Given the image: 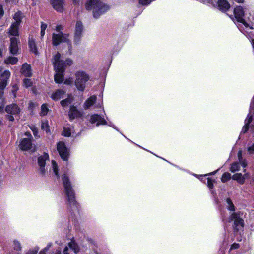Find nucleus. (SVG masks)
Returning <instances> with one entry per match:
<instances>
[{
  "instance_id": "obj_1",
  "label": "nucleus",
  "mask_w": 254,
  "mask_h": 254,
  "mask_svg": "<svg viewBox=\"0 0 254 254\" xmlns=\"http://www.w3.org/2000/svg\"><path fill=\"white\" fill-rule=\"evenodd\" d=\"M61 55L57 53L52 59V62L55 70L54 79L56 83H60L64 80V72L68 66L73 64V61L70 59H66L65 61L61 60Z\"/></svg>"
},
{
  "instance_id": "obj_2",
  "label": "nucleus",
  "mask_w": 254,
  "mask_h": 254,
  "mask_svg": "<svg viewBox=\"0 0 254 254\" xmlns=\"http://www.w3.org/2000/svg\"><path fill=\"white\" fill-rule=\"evenodd\" d=\"M85 7L88 10H93V16L96 18L110 9L109 6L102 2L101 0H88Z\"/></svg>"
},
{
  "instance_id": "obj_3",
  "label": "nucleus",
  "mask_w": 254,
  "mask_h": 254,
  "mask_svg": "<svg viewBox=\"0 0 254 254\" xmlns=\"http://www.w3.org/2000/svg\"><path fill=\"white\" fill-rule=\"evenodd\" d=\"M74 76V85L76 89L79 91H84L90 80L89 74L84 70H78L75 72Z\"/></svg>"
},
{
  "instance_id": "obj_4",
  "label": "nucleus",
  "mask_w": 254,
  "mask_h": 254,
  "mask_svg": "<svg viewBox=\"0 0 254 254\" xmlns=\"http://www.w3.org/2000/svg\"><path fill=\"white\" fill-rule=\"evenodd\" d=\"M62 181L69 204L71 206H76V202L75 199L74 192L71 187L68 176L66 174H64L62 177Z\"/></svg>"
},
{
  "instance_id": "obj_5",
  "label": "nucleus",
  "mask_w": 254,
  "mask_h": 254,
  "mask_svg": "<svg viewBox=\"0 0 254 254\" xmlns=\"http://www.w3.org/2000/svg\"><path fill=\"white\" fill-rule=\"evenodd\" d=\"M234 221L233 228L235 232H238L243 229L244 223V220L240 217L238 213L233 212L229 217V222Z\"/></svg>"
},
{
  "instance_id": "obj_6",
  "label": "nucleus",
  "mask_w": 254,
  "mask_h": 254,
  "mask_svg": "<svg viewBox=\"0 0 254 254\" xmlns=\"http://www.w3.org/2000/svg\"><path fill=\"white\" fill-rule=\"evenodd\" d=\"M68 37V35L64 34L61 32L58 34L53 33L52 36L53 45L54 46H57L61 42H65L67 43L69 49L70 50L71 45Z\"/></svg>"
},
{
  "instance_id": "obj_7",
  "label": "nucleus",
  "mask_w": 254,
  "mask_h": 254,
  "mask_svg": "<svg viewBox=\"0 0 254 254\" xmlns=\"http://www.w3.org/2000/svg\"><path fill=\"white\" fill-rule=\"evenodd\" d=\"M234 14L237 21L242 23L247 29H253L252 26L249 25L243 19L244 16V8L241 6H237L234 9Z\"/></svg>"
},
{
  "instance_id": "obj_8",
  "label": "nucleus",
  "mask_w": 254,
  "mask_h": 254,
  "mask_svg": "<svg viewBox=\"0 0 254 254\" xmlns=\"http://www.w3.org/2000/svg\"><path fill=\"white\" fill-rule=\"evenodd\" d=\"M57 150L63 160L66 161L69 155L68 149L66 147L65 144L63 142H59L57 144Z\"/></svg>"
},
{
  "instance_id": "obj_9",
  "label": "nucleus",
  "mask_w": 254,
  "mask_h": 254,
  "mask_svg": "<svg viewBox=\"0 0 254 254\" xmlns=\"http://www.w3.org/2000/svg\"><path fill=\"white\" fill-rule=\"evenodd\" d=\"M83 32V26L81 22L78 21L76 22L75 28L74 42L76 44H78L81 39Z\"/></svg>"
},
{
  "instance_id": "obj_10",
  "label": "nucleus",
  "mask_w": 254,
  "mask_h": 254,
  "mask_svg": "<svg viewBox=\"0 0 254 254\" xmlns=\"http://www.w3.org/2000/svg\"><path fill=\"white\" fill-rule=\"evenodd\" d=\"M49 158V155L47 153H44L43 155L40 156L38 159V163L39 167L38 173L41 175H44L46 172L47 169L45 168V162Z\"/></svg>"
},
{
  "instance_id": "obj_11",
  "label": "nucleus",
  "mask_w": 254,
  "mask_h": 254,
  "mask_svg": "<svg viewBox=\"0 0 254 254\" xmlns=\"http://www.w3.org/2000/svg\"><path fill=\"white\" fill-rule=\"evenodd\" d=\"M20 148L23 150H35V146L32 144L31 139L29 138H23L22 139L19 145Z\"/></svg>"
},
{
  "instance_id": "obj_12",
  "label": "nucleus",
  "mask_w": 254,
  "mask_h": 254,
  "mask_svg": "<svg viewBox=\"0 0 254 254\" xmlns=\"http://www.w3.org/2000/svg\"><path fill=\"white\" fill-rule=\"evenodd\" d=\"M19 40L17 37H11L10 39V52L13 55H16L18 52V43Z\"/></svg>"
},
{
  "instance_id": "obj_13",
  "label": "nucleus",
  "mask_w": 254,
  "mask_h": 254,
  "mask_svg": "<svg viewBox=\"0 0 254 254\" xmlns=\"http://www.w3.org/2000/svg\"><path fill=\"white\" fill-rule=\"evenodd\" d=\"M11 73L8 70H4L0 76V88L4 89L7 84Z\"/></svg>"
},
{
  "instance_id": "obj_14",
  "label": "nucleus",
  "mask_w": 254,
  "mask_h": 254,
  "mask_svg": "<svg viewBox=\"0 0 254 254\" xmlns=\"http://www.w3.org/2000/svg\"><path fill=\"white\" fill-rule=\"evenodd\" d=\"M254 112V109L253 108H252L251 106L249 113L248 114L247 117L245 120V125L243 127L241 133H245L248 130L249 124L252 121V117Z\"/></svg>"
},
{
  "instance_id": "obj_15",
  "label": "nucleus",
  "mask_w": 254,
  "mask_h": 254,
  "mask_svg": "<svg viewBox=\"0 0 254 254\" xmlns=\"http://www.w3.org/2000/svg\"><path fill=\"white\" fill-rule=\"evenodd\" d=\"M89 121L91 124L96 123V125L97 126L100 125L107 124V122L104 119V118L97 114H94L91 115Z\"/></svg>"
},
{
  "instance_id": "obj_16",
  "label": "nucleus",
  "mask_w": 254,
  "mask_h": 254,
  "mask_svg": "<svg viewBox=\"0 0 254 254\" xmlns=\"http://www.w3.org/2000/svg\"><path fill=\"white\" fill-rule=\"evenodd\" d=\"M64 3V0H52L51 1L53 8L59 12L63 11Z\"/></svg>"
},
{
  "instance_id": "obj_17",
  "label": "nucleus",
  "mask_w": 254,
  "mask_h": 254,
  "mask_svg": "<svg viewBox=\"0 0 254 254\" xmlns=\"http://www.w3.org/2000/svg\"><path fill=\"white\" fill-rule=\"evenodd\" d=\"M217 5L219 9L223 12L227 11L231 7L230 3L226 0H218Z\"/></svg>"
},
{
  "instance_id": "obj_18",
  "label": "nucleus",
  "mask_w": 254,
  "mask_h": 254,
  "mask_svg": "<svg viewBox=\"0 0 254 254\" xmlns=\"http://www.w3.org/2000/svg\"><path fill=\"white\" fill-rule=\"evenodd\" d=\"M68 115L70 119L72 120L75 118L81 117L82 113L79 111L76 107L72 106L70 107Z\"/></svg>"
},
{
  "instance_id": "obj_19",
  "label": "nucleus",
  "mask_w": 254,
  "mask_h": 254,
  "mask_svg": "<svg viewBox=\"0 0 254 254\" xmlns=\"http://www.w3.org/2000/svg\"><path fill=\"white\" fill-rule=\"evenodd\" d=\"M6 112L9 114L16 115L20 113V110L17 105L12 104L6 106Z\"/></svg>"
},
{
  "instance_id": "obj_20",
  "label": "nucleus",
  "mask_w": 254,
  "mask_h": 254,
  "mask_svg": "<svg viewBox=\"0 0 254 254\" xmlns=\"http://www.w3.org/2000/svg\"><path fill=\"white\" fill-rule=\"evenodd\" d=\"M21 73L26 77H31L32 72L30 65L27 63H24L22 66Z\"/></svg>"
},
{
  "instance_id": "obj_21",
  "label": "nucleus",
  "mask_w": 254,
  "mask_h": 254,
  "mask_svg": "<svg viewBox=\"0 0 254 254\" xmlns=\"http://www.w3.org/2000/svg\"><path fill=\"white\" fill-rule=\"evenodd\" d=\"M97 97L95 95H92L88 98L84 102L83 107L87 110L93 105L96 101Z\"/></svg>"
},
{
  "instance_id": "obj_22",
  "label": "nucleus",
  "mask_w": 254,
  "mask_h": 254,
  "mask_svg": "<svg viewBox=\"0 0 254 254\" xmlns=\"http://www.w3.org/2000/svg\"><path fill=\"white\" fill-rule=\"evenodd\" d=\"M19 26L15 24H12L8 30L9 35L18 37L19 36Z\"/></svg>"
},
{
  "instance_id": "obj_23",
  "label": "nucleus",
  "mask_w": 254,
  "mask_h": 254,
  "mask_svg": "<svg viewBox=\"0 0 254 254\" xmlns=\"http://www.w3.org/2000/svg\"><path fill=\"white\" fill-rule=\"evenodd\" d=\"M65 96V92L62 90H57L51 95L53 100H58Z\"/></svg>"
},
{
  "instance_id": "obj_24",
  "label": "nucleus",
  "mask_w": 254,
  "mask_h": 254,
  "mask_svg": "<svg viewBox=\"0 0 254 254\" xmlns=\"http://www.w3.org/2000/svg\"><path fill=\"white\" fill-rule=\"evenodd\" d=\"M28 44L30 50L35 55L38 54L35 41L33 38H30L28 40Z\"/></svg>"
},
{
  "instance_id": "obj_25",
  "label": "nucleus",
  "mask_w": 254,
  "mask_h": 254,
  "mask_svg": "<svg viewBox=\"0 0 254 254\" xmlns=\"http://www.w3.org/2000/svg\"><path fill=\"white\" fill-rule=\"evenodd\" d=\"M23 18V15L20 11L16 12L13 17L14 22L12 24H15L16 25L19 26Z\"/></svg>"
},
{
  "instance_id": "obj_26",
  "label": "nucleus",
  "mask_w": 254,
  "mask_h": 254,
  "mask_svg": "<svg viewBox=\"0 0 254 254\" xmlns=\"http://www.w3.org/2000/svg\"><path fill=\"white\" fill-rule=\"evenodd\" d=\"M232 179L237 181L239 184H243L245 181V177L241 173H235L232 176Z\"/></svg>"
},
{
  "instance_id": "obj_27",
  "label": "nucleus",
  "mask_w": 254,
  "mask_h": 254,
  "mask_svg": "<svg viewBox=\"0 0 254 254\" xmlns=\"http://www.w3.org/2000/svg\"><path fill=\"white\" fill-rule=\"evenodd\" d=\"M18 60L17 58L9 56L4 60V63L7 64H15Z\"/></svg>"
},
{
  "instance_id": "obj_28",
  "label": "nucleus",
  "mask_w": 254,
  "mask_h": 254,
  "mask_svg": "<svg viewBox=\"0 0 254 254\" xmlns=\"http://www.w3.org/2000/svg\"><path fill=\"white\" fill-rule=\"evenodd\" d=\"M73 101L72 96L70 95L68 96V97L64 100H63L61 101V104L63 107H67Z\"/></svg>"
},
{
  "instance_id": "obj_29",
  "label": "nucleus",
  "mask_w": 254,
  "mask_h": 254,
  "mask_svg": "<svg viewBox=\"0 0 254 254\" xmlns=\"http://www.w3.org/2000/svg\"><path fill=\"white\" fill-rule=\"evenodd\" d=\"M238 158L240 163L241 164L243 168H245L247 165V161L245 159H243L242 157V151L240 150L238 152Z\"/></svg>"
},
{
  "instance_id": "obj_30",
  "label": "nucleus",
  "mask_w": 254,
  "mask_h": 254,
  "mask_svg": "<svg viewBox=\"0 0 254 254\" xmlns=\"http://www.w3.org/2000/svg\"><path fill=\"white\" fill-rule=\"evenodd\" d=\"M68 246L71 249H72L75 253L77 254L79 251V248L78 245L74 241H71L68 243Z\"/></svg>"
},
{
  "instance_id": "obj_31",
  "label": "nucleus",
  "mask_w": 254,
  "mask_h": 254,
  "mask_svg": "<svg viewBox=\"0 0 254 254\" xmlns=\"http://www.w3.org/2000/svg\"><path fill=\"white\" fill-rule=\"evenodd\" d=\"M49 111L48 105L46 104H43L41 106V110L39 114L41 116H44L47 114Z\"/></svg>"
},
{
  "instance_id": "obj_32",
  "label": "nucleus",
  "mask_w": 254,
  "mask_h": 254,
  "mask_svg": "<svg viewBox=\"0 0 254 254\" xmlns=\"http://www.w3.org/2000/svg\"><path fill=\"white\" fill-rule=\"evenodd\" d=\"M226 207L227 209L231 211H235V206L232 202L230 198H227L226 200Z\"/></svg>"
},
{
  "instance_id": "obj_33",
  "label": "nucleus",
  "mask_w": 254,
  "mask_h": 254,
  "mask_svg": "<svg viewBox=\"0 0 254 254\" xmlns=\"http://www.w3.org/2000/svg\"><path fill=\"white\" fill-rule=\"evenodd\" d=\"M41 129L46 132L48 133L50 131L48 122L47 120H45L42 121L41 122Z\"/></svg>"
},
{
  "instance_id": "obj_34",
  "label": "nucleus",
  "mask_w": 254,
  "mask_h": 254,
  "mask_svg": "<svg viewBox=\"0 0 254 254\" xmlns=\"http://www.w3.org/2000/svg\"><path fill=\"white\" fill-rule=\"evenodd\" d=\"M52 169L55 176L57 177V178H59V175L58 174V166L55 161L54 160L52 161Z\"/></svg>"
},
{
  "instance_id": "obj_35",
  "label": "nucleus",
  "mask_w": 254,
  "mask_h": 254,
  "mask_svg": "<svg viewBox=\"0 0 254 254\" xmlns=\"http://www.w3.org/2000/svg\"><path fill=\"white\" fill-rule=\"evenodd\" d=\"M231 174L228 172H225L223 174L221 177V181L223 183L229 181L231 178Z\"/></svg>"
},
{
  "instance_id": "obj_36",
  "label": "nucleus",
  "mask_w": 254,
  "mask_h": 254,
  "mask_svg": "<svg viewBox=\"0 0 254 254\" xmlns=\"http://www.w3.org/2000/svg\"><path fill=\"white\" fill-rule=\"evenodd\" d=\"M240 170V165L238 162H234L231 165L230 171L232 172H235Z\"/></svg>"
},
{
  "instance_id": "obj_37",
  "label": "nucleus",
  "mask_w": 254,
  "mask_h": 254,
  "mask_svg": "<svg viewBox=\"0 0 254 254\" xmlns=\"http://www.w3.org/2000/svg\"><path fill=\"white\" fill-rule=\"evenodd\" d=\"M47 27V25L44 23L43 22H41V32L40 35L41 37H43L45 33V30Z\"/></svg>"
},
{
  "instance_id": "obj_38",
  "label": "nucleus",
  "mask_w": 254,
  "mask_h": 254,
  "mask_svg": "<svg viewBox=\"0 0 254 254\" xmlns=\"http://www.w3.org/2000/svg\"><path fill=\"white\" fill-rule=\"evenodd\" d=\"M13 243H14V250H15L17 251H20L21 250V245H20L19 242L15 240L13 241Z\"/></svg>"
},
{
  "instance_id": "obj_39",
  "label": "nucleus",
  "mask_w": 254,
  "mask_h": 254,
  "mask_svg": "<svg viewBox=\"0 0 254 254\" xmlns=\"http://www.w3.org/2000/svg\"><path fill=\"white\" fill-rule=\"evenodd\" d=\"M52 245V244L51 243H49L45 248H44L39 252V254H46V252L51 247Z\"/></svg>"
},
{
  "instance_id": "obj_40",
  "label": "nucleus",
  "mask_w": 254,
  "mask_h": 254,
  "mask_svg": "<svg viewBox=\"0 0 254 254\" xmlns=\"http://www.w3.org/2000/svg\"><path fill=\"white\" fill-rule=\"evenodd\" d=\"M23 86L28 88L32 86V82L30 79H24L23 80Z\"/></svg>"
},
{
  "instance_id": "obj_41",
  "label": "nucleus",
  "mask_w": 254,
  "mask_h": 254,
  "mask_svg": "<svg viewBox=\"0 0 254 254\" xmlns=\"http://www.w3.org/2000/svg\"><path fill=\"white\" fill-rule=\"evenodd\" d=\"M71 134V130L69 128H64L63 135L65 137H69Z\"/></svg>"
},
{
  "instance_id": "obj_42",
  "label": "nucleus",
  "mask_w": 254,
  "mask_h": 254,
  "mask_svg": "<svg viewBox=\"0 0 254 254\" xmlns=\"http://www.w3.org/2000/svg\"><path fill=\"white\" fill-rule=\"evenodd\" d=\"M18 87L17 85H14L12 86V89H11V93H12L14 98H15L16 96V92L18 90Z\"/></svg>"
},
{
  "instance_id": "obj_43",
  "label": "nucleus",
  "mask_w": 254,
  "mask_h": 254,
  "mask_svg": "<svg viewBox=\"0 0 254 254\" xmlns=\"http://www.w3.org/2000/svg\"><path fill=\"white\" fill-rule=\"evenodd\" d=\"M73 82V79L71 77L66 78L64 82V83L66 85H70Z\"/></svg>"
},
{
  "instance_id": "obj_44",
  "label": "nucleus",
  "mask_w": 254,
  "mask_h": 254,
  "mask_svg": "<svg viewBox=\"0 0 254 254\" xmlns=\"http://www.w3.org/2000/svg\"><path fill=\"white\" fill-rule=\"evenodd\" d=\"M39 248L38 247L35 248L34 249L30 250L26 254H37Z\"/></svg>"
},
{
  "instance_id": "obj_45",
  "label": "nucleus",
  "mask_w": 254,
  "mask_h": 254,
  "mask_svg": "<svg viewBox=\"0 0 254 254\" xmlns=\"http://www.w3.org/2000/svg\"><path fill=\"white\" fill-rule=\"evenodd\" d=\"M214 181V180H212L209 178H208L207 186L209 188L211 189L213 188Z\"/></svg>"
},
{
  "instance_id": "obj_46",
  "label": "nucleus",
  "mask_w": 254,
  "mask_h": 254,
  "mask_svg": "<svg viewBox=\"0 0 254 254\" xmlns=\"http://www.w3.org/2000/svg\"><path fill=\"white\" fill-rule=\"evenodd\" d=\"M31 129L33 131V135L35 136H37L38 135V130L35 126H32L30 127Z\"/></svg>"
},
{
  "instance_id": "obj_47",
  "label": "nucleus",
  "mask_w": 254,
  "mask_h": 254,
  "mask_svg": "<svg viewBox=\"0 0 254 254\" xmlns=\"http://www.w3.org/2000/svg\"><path fill=\"white\" fill-rule=\"evenodd\" d=\"M239 247H240V245L239 244L234 243L231 245L230 251L233 250V249H238Z\"/></svg>"
},
{
  "instance_id": "obj_48",
  "label": "nucleus",
  "mask_w": 254,
  "mask_h": 254,
  "mask_svg": "<svg viewBox=\"0 0 254 254\" xmlns=\"http://www.w3.org/2000/svg\"><path fill=\"white\" fill-rule=\"evenodd\" d=\"M248 151L250 154L254 153V143L248 148Z\"/></svg>"
},
{
  "instance_id": "obj_49",
  "label": "nucleus",
  "mask_w": 254,
  "mask_h": 254,
  "mask_svg": "<svg viewBox=\"0 0 254 254\" xmlns=\"http://www.w3.org/2000/svg\"><path fill=\"white\" fill-rule=\"evenodd\" d=\"M36 106H37V104L32 102H30L29 103V108L31 110H33Z\"/></svg>"
},
{
  "instance_id": "obj_50",
  "label": "nucleus",
  "mask_w": 254,
  "mask_h": 254,
  "mask_svg": "<svg viewBox=\"0 0 254 254\" xmlns=\"http://www.w3.org/2000/svg\"><path fill=\"white\" fill-rule=\"evenodd\" d=\"M4 14V11L2 6L0 5V19L2 18Z\"/></svg>"
},
{
  "instance_id": "obj_51",
  "label": "nucleus",
  "mask_w": 254,
  "mask_h": 254,
  "mask_svg": "<svg viewBox=\"0 0 254 254\" xmlns=\"http://www.w3.org/2000/svg\"><path fill=\"white\" fill-rule=\"evenodd\" d=\"M8 115L7 116V118L10 121H13L14 120V118L12 115Z\"/></svg>"
},
{
  "instance_id": "obj_52",
  "label": "nucleus",
  "mask_w": 254,
  "mask_h": 254,
  "mask_svg": "<svg viewBox=\"0 0 254 254\" xmlns=\"http://www.w3.org/2000/svg\"><path fill=\"white\" fill-rule=\"evenodd\" d=\"M25 135L26 136L28 137V138H29L30 139H32V136L31 135L30 133L29 132H26L25 133Z\"/></svg>"
},
{
  "instance_id": "obj_53",
  "label": "nucleus",
  "mask_w": 254,
  "mask_h": 254,
  "mask_svg": "<svg viewBox=\"0 0 254 254\" xmlns=\"http://www.w3.org/2000/svg\"><path fill=\"white\" fill-rule=\"evenodd\" d=\"M62 29V27L61 25H57L56 27V30L58 32H60V31Z\"/></svg>"
},
{
  "instance_id": "obj_54",
  "label": "nucleus",
  "mask_w": 254,
  "mask_h": 254,
  "mask_svg": "<svg viewBox=\"0 0 254 254\" xmlns=\"http://www.w3.org/2000/svg\"><path fill=\"white\" fill-rule=\"evenodd\" d=\"M68 248L67 247H65L64 250V254H69L68 252Z\"/></svg>"
},
{
  "instance_id": "obj_55",
  "label": "nucleus",
  "mask_w": 254,
  "mask_h": 254,
  "mask_svg": "<svg viewBox=\"0 0 254 254\" xmlns=\"http://www.w3.org/2000/svg\"><path fill=\"white\" fill-rule=\"evenodd\" d=\"M72 2L74 5L78 4L80 0H72Z\"/></svg>"
},
{
  "instance_id": "obj_56",
  "label": "nucleus",
  "mask_w": 254,
  "mask_h": 254,
  "mask_svg": "<svg viewBox=\"0 0 254 254\" xmlns=\"http://www.w3.org/2000/svg\"><path fill=\"white\" fill-rule=\"evenodd\" d=\"M236 2L238 3H243L244 2V0H234Z\"/></svg>"
},
{
  "instance_id": "obj_57",
  "label": "nucleus",
  "mask_w": 254,
  "mask_h": 254,
  "mask_svg": "<svg viewBox=\"0 0 254 254\" xmlns=\"http://www.w3.org/2000/svg\"><path fill=\"white\" fill-rule=\"evenodd\" d=\"M245 177V179L249 178L250 175L249 173H245L244 175Z\"/></svg>"
},
{
  "instance_id": "obj_58",
  "label": "nucleus",
  "mask_w": 254,
  "mask_h": 254,
  "mask_svg": "<svg viewBox=\"0 0 254 254\" xmlns=\"http://www.w3.org/2000/svg\"><path fill=\"white\" fill-rule=\"evenodd\" d=\"M217 171H214V172H211V173H209V174H206V175H205V176L210 175H214V174H215L216 173V172H217Z\"/></svg>"
},
{
  "instance_id": "obj_59",
  "label": "nucleus",
  "mask_w": 254,
  "mask_h": 254,
  "mask_svg": "<svg viewBox=\"0 0 254 254\" xmlns=\"http://www.w3.org/2000/svg\"><path fill=\"white\" fill-rule=\"evenodd\" d=\"M3 68L2 67L0 66V76L1 75V73L3 71Z\"/></svg>"
},
{
  "instance_id": "obj_60",
  "label": "nucleus",
  "mask_w": 254,
  "mask_h": 254,
  "mask_svg": "<svg viewBox=\"0 0 254 254\" xmlns=\"http://www.w3.org/2000/svg\"><path fill=\"white\" fill-rule=\"evenodd\" d=\"M251 44H252V45L253 46V49H254V39H252L251 41Z\"/></svg>"
},
{
  "instance_id": "obj_61",
  "label": "nucleus",
  "mask_w": 254,
  "mask_h": 254,
  "mask_svg": "<svg viewBox=\"0 0 254 254\" xmlns=\"http://www.w3.org/2000/svg\"><path fill=\"white\" fill-rule=\"evenodd\" d=\"M96 107H99L101 108L102 107V104H99L98 105L96 106Z\"/></svg>"
},
{
  "instance_id": "obj_62",
  "label": "nucleus",
  "mask_w": 254,
  "mask_h": 254,
  "mask_svg": "<svg viewBox=\"0 0 254 254\" xmlns=\"http://www.w3.org/2000/svg\"><path fill=\"white\" fill-rule=\"evenodd\" d=\"M55 254H61L60 251H58Z\"/></svg>"
},
{
  "instance_id": "obj_63",
  "label": "nucleus",
  "mask_w": 254,
  "mask_h": 254,
  "mask_svg": "<svg viewBox=\"0 0 254 254\" xmlns=\"http://www.w3.org/2000/svg\"><path fill=\"white\" fill-rule=\"evenodd\" d=\"M252 20L254 21V15H253L252 16Z\"/></svg>"
},
{
  "instance_id": "obj_64",
  "label": "nucleus",
  "mask_w": 254,
  "mask_h": 254,
  "mask_svg": "<svg viewBox=\"0 0 254 254\" xmlns=\"http://www.w3.org/2000/svg\"><path fill=\"white\" fill-rule=\"evenodd\" d=\"M56 243L59 245H61L62 244L61 243H59L58 241H56Z\"/></svg>"
}]
</instances>
